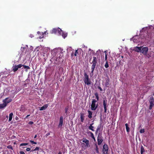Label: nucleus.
<instances>
[{
    "label": "nucleus",
    "instance_id": "nucleus-1",
    "mask_svg": "<svg viewBox=\"0 0 154 154\" xmlns=\"http://www.w3.org/2000/svg\"><path fill=\"white\" fill-rule=\"evenodd\" d=\"M97 54L96 53L95 55H97V58L95 57H93V60L91 63H92V65L91 67V69L92 70V71L90 74L91 76H92L93 75L94 71V69L95 68L96 65L97 64V58H98L99 57H100V55H97Z\"/></svg>",
    "mask_w": 154,
    "mask_h": 154
},
{
    "label": "nucleus",
    "instance_id": "nucleus-2",
    "mask_svg": "<svg viewBox=\"0 0 154 154\" xmlns=\"http://www.w3.org/2000/svg\"><path fill=\"white\" fill-rule=\"evenodd\" d=\"M148 47H144L142 48L141 49V53L143 54L144 55L146 56L148 58H149L151 57V55L149 54H147V53L148 51Z\"/></svg>",
    "mask_w": 154,
    "mask_h": 154
},
{
    "label": "nucleus",
    "instance_id": "nucleus-3",
    "mask_svg": "<svg viewBox=\"0 0 154 154\" xmlns=\"http://www.w3.org/2000/svg\"><path fill=\"white\" fill-rule=\"evenodd\" d=\"M84 82L85 84L88 85L91 84V81L89 78V76L86 72H85L84 74Z\"/></svg>",
    "mask_w": 154,
    "mask_h": 154
},
{
    "label": "nucleus",
    "instance_id": "nucleus-4",
    "mask_svg": "<svg viewBox=\"0 0 154 154\" xmlns=\"http://www.w3.org/2000/svg\"><path fill=\"white\" fill-rule=\"evenodd\" d=\"M97 102V100L95 99H92V103L91 105V109L93 111L95 110L97 107L98 104H96V103Z\"/></svg>",
    "mask_w": 154,
    "mask_h": 154
},
{
    "label": "nucleus",
    "instance_id": "nucleus-5",
    "mask_svg": "<svg viewBox=\"0 0 154 154\" xmlns=\"http://www.w3.org/2000/svg\"><path fill=\"white\" fill-rule=\"evenodd\" d=\"M153 37H154V27L153 28L151 32L148 33L146 39L149 40Z\"/></svg>",
    "mask_w": 154,
    "mask_h": 154
},
{
    "label": "nucleus",
    "instance_id": "nucleus-6",
    "mask_svg": "<svg viewBox=\"0 0 154 154\" xmlns=\"http://www.w3.org/2000/svg\"><path fill=\"white\" fill-rule=\"evenodd\" d=\"M149 102L150 103V105L149 109H151L154 106V99L152 96L150 97Z\"/></svg>",
    "mask_w": 154,
    "mask_h": 154
},
{
    "label": "nucleus",
    "instance_id": "nucleus-7",
    "mask_svg": "<svg viewBox=\"0 0 154 154\" xmlns=\"http://www.w3.org/2000/svg\"><path fill=\"white\" fill-rule=\"evenodd\" d=\"M23 66V65L20 64L18 65H15L12 67V71L14 72H15L18 70L19 68H21Z\"/></svg>",
    "mask_w": 154,
    "mask_h": 154
},
{
    "label": "nucleus",
    "instance_id": "nucleus-8",
    "mask_svg": "<svg viewBox=\"0 0 154 154\" xmlns=\"http://www.w3.org/2000/svg\"><path fill=\"white\" fill-rule=\"evenodd\" d=\"M108 147L107 144H104L103 146V154H108Z\"/></svg>",
    "mask_w": 154,
    "mask_h": 154
},
{
    "label": "nucleus",
    "instance_id": "nucleus-9",
    "mask_svg": "<svg viewBox=\"0 0 154 154\" xmlns=\"http://www.w3.org/2000/svg\"><path fill=\"white\" fill-rule=\"evenodd\" d=\"M60 32H62V30L60 28H58L57 29L54 28L51 31V33L53 34H55L57 32H58L59 33H61Z\"/></svg>",
    "mask_w": 154,
    "mask_h": 154
},
{
    "label": "nucleus",
    "instance_id": "nucleus-10",
    "mask_svg": "<svg viewBox=\"0 0 154 154\" xmlns=\"http://www.w3.org/2000/svg\"><path fill=\"white\" fill-rule=\"evenodd\" d=\"M82 142L85 143L86 144V146L87 147H89L90 145L89 144V141L86 138H83L82 140Z\"/></svg>",
    "mask_w": 154,
    "mask_h": 154
},
{
    "label": "nucleus",
    "instance_id": "nucleus-11",
    "mask_svg": "<svg viewBox=\"0 0 154 154\" xmlns=\"http://www.w3.org/2000/svg\"><path fill=\"white\" fill-rule=\"evenodd\" d=\"M103 140L102 136H98L97 137V143L99 145H100L101 144L103 141Z\"/></svg>",
    "mask_w": 154,
    "mask_h": 154
},
{
    "label": "nucleus",
    "instance_id": "nucleus-12",
    "mask_svg": "<svg viewBox=\"0 0 154 154\" xmlns=\"http://www.w3.org/2000/svg\"><path fill=\"white\" fill-rule=\"evenodd\" d=\"M103 106L104 109V112L106 113L107 112V100H103Z\"/></svg>",
    "mask_w": 154,
    "mask_h": 154
},
{
    "label": "nucleus",
    "instance_id": "nucleus-13",
    "mask_svg": "<svg viewBox=\"0 0 154 154\" xmlns=\"http://www.w3.org/2000/svg\"><path fill=\"white\" fill-rule=\"evenodd\" d=\"M12 100L11 98H10L8 97L6 98L5 99L3 100V102H4L5 101V103L7 105V104L11 102Z\"/></svg>",
    "mask_w": 154,
    "mask_h": 154
},
{
    "label": "nucleus",
    "instance_id": "nucleus-14",
    "mask_svg": "<svg viewBox=\"0 0 154 154\" xmlns=\"http://www.w3.org/2000/svg\"><path fill=\"white\" fill-rule=\"evenodd\" d=\"M63 117L62 116H61L60 117L59 123L58 125V127H62L63 124Z\"/></svg>",
    "mask_w": 154,
    "mask_h": 154
},
{
    "label": "nucleus",
    "instance_id": "nucleus-15",
    "mask_svg": "<svg viewBox=\"0 0 154 154\" xmlns=\"http://www.w3.org/2000/svg\"><path fill=\"white\" fill-rule=\"evenodd\" d=\"M142 47V46H141L140 47H137V46L136 47H134V50L135 51L138 52H141V48Z\"/></svg>",
    "mask_w": 154,
    "mask_h": 154
},
{
    "label": "nucleus",
    "instance_id": "nucleus-16",
    "mask_svg": "<svg viewBox=\"0 0 154 154\" xmlns=\"http://www.w3.org/2000/svg\"><path fill=\"white\" fill-rule=\"evenodd\" d=\"M3 103L2 104H0V109H2L4 108L7 106V104L5 103V101L3 102Z\"/></svg>",
    "mask_w": 154,
    "mask_h": 154
},
{
    "label": "nucleus",
    "instance_id": "nucleus-17",
    "mask_svg": "<svg viewBox=\"0 0 154 154\" xmlns=\"http://www.w3.org/2000/svg\"><path fill=\"white\" fill-rule=\"evenodd\" d=\"M48 107V104H45L43 106L41 107L40 108V110H45V109H46Z\"/></svg>",
    "mask_w": 154,
    "mask_h": 154
},
{
    "label": "nucleus",
    "instance_id": "nucleus-18",
    "mask_svg": "<svg viewBox=\"0 0 154 154\" xmlns=\"http://www.w3.org/2000/svg\"><path fill=\"white\" fill-rule=\"evenodd\" d=\"M109 79H107L106 80L105 83V86L106 87H109Z\"/></svg>",
    "mask_w": 154,
    "mask_h": 154
},
{
    "label": "nucleus",
    "instance_id": "nucleus-19",
    "mask_svg": "<svg viewBox=\"0 0 154 154\" xmlns=\"http://www.w3.org/2000/svg\"><path fill=\"white\" fill-rule=\"evenodd\" d=\"M88 117L90 119H91L92 117V112L90 111V110H88Z\"/></svg>",
    "mask_w": 154,
    "mask_h": 154
},
{
    "label": "nucleus",
    "instance_id": "nucleus-20",
    "mask_svg": "<svg viewBox=\"0 0 154 154\" xmlns=\"http://www.w3.org/2000/svg\"><path fill=\"white\" fill-rule=\"evenodd\" d=\"M61 33H60L59 34L61 35H62V36L65 38L67 36V34L66 33H64L62 30V32H60Z\"/></svg>",
    "mask_w": 154,
    "mask_h": 154
},
{
    "label": "nucleus",
    "instance_id": "nucleus-21",
    "mask_svg": "<svg viewBox=\"0 0 154 154\" xmlns=\"http://www.w3.org/2000/svg\"><path fill=\"white\" fill-rule=\"evenodd\" d=\"M81 121L83 122L84 121V114L83 113L80 114Z\"/></svg>",
    "mask_w": 154,
    "mask_h": 154
},
{
    "label": "nucleus",
    "instance_id": "nucleus-22",
    "mask_svg": "<svg viewBox=\"0 0 154 154\" xmlns=\"http://www.w3.org/2000/svg\"><path fill=\"white\" fill-rule=\"evenodd\" d=\"M94 123H93L90 124V126L88 127V129L93 131H94V130L93 129L94 127L92 126V125Z\"/></svg>",
    "mask_w": 154,
    "mask_h": 154
},
{
    "label": "nucleus",
    "instance_id": "nucleus-23",
    "mask_svg": "<svg viewBox=\"0 0 154 154\" xmlns=\"http://www.w3.org/2000/svg\"><path fill=\"white\" fill-rule=\"evenodd\" d=\"M13 115V114L12 112H11L9 114V119L8 120L9 122L11 121L12 120Z\"/></svg>",
    "mask_w": 154,
    "mask_h": 154
},
{
    "label": "nucleus",
    "instance_id": "nucleus-24",
    "mask_svg": "<svg viewBox=\"0 0 154 154\" xmlns=\"http://www.w3.org/2000/svg\"><path fill=\"white\" fill-rule=\"evenodd\" d=\"M145 150L143 147V146H141L140 148V153L141 154H143V153L144 152Z\"/></svg>",
    "mask_w": 154,
    "mask_h": 154
},
{
    "label": "nucleus",
    "instance_id": "nucleus-25",
    "mask_svg": "<svg viewBox=\"0 0 154 154\" xmlns=\"http://www.w3.org/2000/svg\"><path fill=\"white\" fill-rule=\"evenodd\" d=\"M125 127L126 130V131L127 132H129L130 131L129 128L128 127V125L127 123H126L125 124Z\"/></svg>",
    "mask_w": 154,
    "mask_h": 154
},
{
    "label": "nucleus",
    "instance_id": "nucleus-26",
    "mask_svg": "<svg viewBox=\"0 0 154 154\" xmlns=\"http://www.w3.org/2000/svg\"><path fill=\"white\" fill-rule=\"evenodd\" d=\"M37 34L39 35H41L42 34V35H41V36H39V38L40 39H41L43 37V33H42L41 32H40L39 31H38L37 32Z\"/></svg>",
    "mask_w": 154,
    "mask_h": 154
},
{
    "label": "nucleus",
    "instance_id": "nucleus-27",
    "mask_svg": "<svg viewBox=\"0 0 154 154\" xmlns=\"http://www.w3.org/2000/svg\"><path fill=\"white\" fill-rule=\"evenodd\" d=\"M94 95H95L96 98L97 99L96 100H97V101H98V100H99V97L98 96V93L96 92V93H95Z\"/></svg>",
    "mask_w": 154,
    "mask_h": 154
},
{
    "label": "nucleus",
    "instance_id": "nucleus-28",
    "mask_svg": "<svg viewBox=\"0 0 154 154\" xmlns=\"http://www.w3.org/2000/svg\"><path fill=\"white\" fill-rule=\"evenodd\" d=\"M95 145L96 146L95 150L96 151V152L97 153H99V148H98V146H97V144H95Z\"/></svg>",
    "mask_w": 154,
    "mask_h": 154
},
{
    "label": "nucleus",
    "instance_id": "nucleus-29",
    "mask_svg": "<svg viewBox=\"0 0 154 154\" xmlns=\"http://www.w3.org/2000/svg\"><path fill=\"white\" fill-rule=\"evenodd\" d=\"M28 145V143H22L20 144V146H26Z\"/></svg>",
    "mask_w": 154,
    "mask_h": 154
},
{
    "label": "nucleus",
    "instance_id": "nucleus-30",
    "mask_svg": "<svg viewBox=\"0 0 154 154\" xmlns=\"http://www.w3.org/2000/svg\"><path fill=\"white\" fill-rule=\"evenodd\" d=\"M101 124H100L98 126V127L97 128V131H99L100 130V129H101Z\"/></svg>",
    "mask_w": 154,
    "mask_h": 154
},
{
    "label": "nucleus",
    "instance_id": "nucleus-31",
    "mask_svg": "<svg viewBox=\"0 0 154 154\" xmlns=\"http://www.w3.org/2000/svg\"><path fill=\"white\" fill-rule=\"evenodd\" d=\"M136 37H137L135 36L132 38L134 42H137L138 41H137L135 39V38H136Z\"/></svg>",
    "mask_w": 154,
    "mask_h": 154
},
{
    "label": "nucleus",
    "instance_id": "nucleus-32",
    "mask_svg": "<svg viewBox=\"0 0 154 154\" xmlns=\"http://www.w3.org/2000/svg\"><path fill=\"white\" fill-rule=\"evenodd\" d=\"M109 66V64L108 63L107 61H106V62L105 65V67L106 68H108Z\"/></svg>",
    "mask_w": 154,
    "mask_h": 154
},
{
    "label": "nucleus",
    "instance_id": "nucleus-33",
    "mask_svg": "<svg viewBox=\"0 0 154 154\" xmlns=\"http://www.w3.org/2000/svg\"><path fill=\"white\" fill-rule=\"evenodd\" d=\"M104 52L105 53V61H107V53H106V51H104Z\"/></svg>",
    "mask_w": 154,
    "mask_h": 154
},
{
    "label": "nucleus",
    "instance_id": "nucleus-34",
    "mask_svg": "<svg viewBox=\"0 0 154 154\" xmlns=\"http://www.w3.org/2000/svg\"><path fill=\"white\" fill-rule=\"evenodd\" d=\"M88 133V134H90V136L91 137L92 136H94V134L93 133L91 132V131H89Z\"/></svg>",
    "mask_w": 154,
    "mask_h": 154
},
{
    "label": "nucleus",
    "instance_id": "nucleus-35",
    "mask_svg": "<svg viewBox=\"0 0 154 154\" xmlns=\"http://www.w3.org/2000/svg\"><path fill=\"white\" fill-rule=\"evenodd\" d=\"M74 56H76L77 55V54H78V50H75V53H74Z\"/></svg>",
    "mask_w": 154,
    "mask_h": 154
},
{
    "label": "nucleus",
    "instance_id": "nucleus-36",
    "mask_svg": "<svg viewBox=\"0 0 154 154\" xmlns=\"http://www.w3.org/2000/svg\"><path fill=\"white\" fill-rule=\"evenodd\" d=\"M23 66L24 69H30V67L28 66L23 65Z\"/></svg>",
    "mask_w": 154,
    "mask_h": 154
},
{
    "label": "nucleus",
    "instance_id": "nucleus-37",
    "mask_svg": "<svg viewBox=\"0 0 154 154\" xmlns=\"http://www.w3.org/2000/svg\"><path fill=\"white\" fill-rule=\"evenodd\" d=\"M145 132L144 129H140V132L141 133H144Z\"/></svg>",
    "mask_w": 154,
    "mask_h": 154
},
{
    "label": "nucleus",
    "instance_id": "nucleus-38",
    "mask_svg": "<svg viewBox=\"0 0 154 154\" xmlns=\"http://www.w3.org/2000/svg\"><path fill=\"white\" fill-rule=\"evenodd\" d=\"M68 110V106L66 107L65 108V112L66 113H67V111Z\"/></svg>",
    "mask_w": 154,
    "mask_h": 154
},
{
    "label": "nucleus",
    "instance_id": "nucleus-39",
    "mask_svg": "<svg viewBox=\"0 0 154 154\" xmlns=\"http://www.w3.org/2000/svg\"><path fill=\"white\" fill-rule=\"evenodd\" d=\"M30 143H32L33 144H37V143L36 142H35L34 141H32V140H30Z\"/></svg>",
    "mask_w": 154,
    "mask_h": 154
},
{
    "label": "nucleus",
    "instance_id": "nucleus-40",
    "mask_svg": "<svg viewBox=\"0 0 154 154\" xmlns=\"http://www.w3.org/2000/svg\"><path fill=\"white\" fill-rule=\"evenodd\" d=\"M7 148L8 149H13V147L11 145H9V146H7Z\"/></svg>",
    "mask_w": 154,
    "mask_h": 154
},
{
    "label": "nucleus",
    "instance_id": "nucleus-41",
    "mask_svg": "<svg viewBox=\"0 0 154 154\" xmlns=\"http://www.w3.org/2000/svg\"><path fill=\"white\" fill-rule=\"evenodd\" d=\"M39 149V147H36L35 149H33V150L36 151L38 150Z\"/></svg>",
    "mask_w": 154,
    "mask_h": 154
},
{
    "label": "nucleus",
    "instance_id": "nucleus-42",
    "mask_svg": "<svg viewBox=\"0 0 154 154\" xmlns=\"http://www.w3.org/2000/svg\"><path fill=\"white\" fill-rule=\"evenodd\" d=\"M98 89H99L100 90V91H103V90H102V88L101 87H100V86H98Z\"/></svg>",
    "mask_w": 154,
    "mask_h": 154
},
{
    "label": "nucleus",
    "instance_id": "nucleus-43",
    "mask_svg": "<svg viewBox=\"0 0 154 154\" xmlns=\"http://www.w3.org/2000/svg\"><path fill=\"white\" fill-rule=\"evenodd\" d=\"M74 56V52H72L71 54V57L72 58H73V57Z\"/></svg>",
    "mask_w": 154,
    "mask_h": 154
},
{
    "label": "nucleus",
    "instance_id": "nucleus-44",
    "mask_svg": "<svg viewBox=\"0 0 154 154\" xmlns=\"http://www.w3.org/2000/svg\"><path fill=\"white\" fill-rule=\"evenodd\" d=\"M28 124L30 125H32L33 124V122L32 121H30L29 122Z\"/></svg>",
    "mask_w": 154,
    "mask_h": 154
},
{
    "label": "nucleus",
    "instance_id": "nucleus-45",
    "mask_svg": "<svg viewBox=\"0 0 154 154\" xmlns=\"http://www.w3.org/2000/svg\"><path fill=\"white\" fill-rule=\"evenodd\" d=\"M50 133H48L46 134L45 136H46V137H47V136L50 135Z\"/></svg>",
    "mask_w": 154,
    "mask_h": 154
},
{
    "label": "nucleus",
    "instance_id": "nucleus-46",
    "mask_svg": "<svg viewBox=\"0 0 154 154\" xmlns=\"http://www.w3.org/2000/svg\"><path fill=\"white\" fill-rule=\"evenodd\" d=\"M20 154H25L24 152L23 151H20Z\"/></svg>",
    "mask_w": 154,
    "mask_h": 154
},
{
    "label": "nucleus",
    "instance_id": "nucleus-47",
    "mask_svg": "<svg viewBox=\"0 0 154 154\" xmlns=\"http://www.w3.org/2000/svg\"><path fill=\"white\" fill-rule=\"evenodd\" d=\"M30 150V149L29 148H27L26 149V150L27 151H29Z\"/></svg>",
    "mask_w": 154,
    "mask_h": 154
},
{
    "label": "nucleus",
    "instance_id": "nucleus-48",
    "mask_svg": "<svg viewBox=\"0 0 154 154\" xmlns=\"http://www.w3.org/2000/svg\"><path fill=\"white\" fill-rule=\"evenodd\" d=\"M30 36L31 37V38H32L33 37H34V36L32 35V34H30Z\"/></svg>",
    "mask_w": 154,
    "mask_h": 154
},
{
    "label": "nucleus",
    "instance_id": "nucleus-49",
    "mask_svg": "<svg viewBox=\"0 0 154 154\" xmlns=\"http://www.w3.org/2000/svg\"><path fill=\"white\" fill-rule=\"evenodd\" d=\"M29 116H30V115H27V116H26V117L25 118H28V117Z\"/></svg>",
    "mask_w": 154,
    "mask_h": 154
},
{
    "label": "nucleus",
    "instance_id": "nucleus-50",
    "mask_svg": "<svg viewBox=\"0 0 154 154\" xmlns=\"http://www.w3.org/2000/svg\"><path fill=\"white\" fill-rule=\"evenodd\" d=\"M58 154H62V153L60 151L58 153Z\"/></svg>",
    "mask_w": 154,
    "mask_h": 154
},
{
    "label": "nucleus",
    "instance_id": "nucleus-51",
    "mask_svg": "<svg viewBox=\"0 0 154 154\" xmlns=\"http://www.w3.org/2000/svg\"><path fill=\"white\" fill-rule=\"evenodd\" d=\"M97 131V130H96V131H95V134H97V132H98V131Z\"/></svg>",
    "mask_w": 154,
    "mask_h": 154
},
{
    "label": "nucleus",
    "instance_id": "nucleus-52",
    "mask_svg": "<svg viewBox=\"0 0 154 154\" xmlns=\"http://www.w3.org/2000/svg\"><path fill=\"white\" fill-rule=\"evenodd\" d=\"M37 137V135L36 134L35 135V136H34V138H35Z\"/></svg>",
    "mask_w": 154,
    "mask_h": 154
},
{
    "label": "nucleus",
    "instance_id": "nucleus-53",
    "mask_svg": "<svg viewBox=\"0 0 154 154\" xmlns=\"http://www.w3.org/2000/svg\"><path fill=\"white\" fill-rule=\"evenodd\" d=\"M18 119V118L16 116L15 118L16 120H17Z\"/></svg>",
    "mask_w": 154,
    "mask_h": 154
},
{
    "label": "nucleus",
    "instance_id": "nucleus-54",
    "mask_svg": "<svg viewBox=\"0 0 154 154\" xmlns=\"http://www.w3.org/2000/svg\"><path fill=\"white\" fill-rule=\"evenodd\" d=\"M92 139H94L95 137L94 136V135L93 136H92L91 137Z\"/></svg>",
    "mask_w": 154,
    "mask_h": 154
},
{
    "label": "nucleus",
    "instance_id": "nucleus-55",
    "mask_svg": "<svg viewBox=\"0 0 154 154\" xmlns=\"http://www.w3.org/2000/svg\"><path fill=\"white\" fill-rule=\"evenodd\" d=\"M92 139H94L95 137L94 136V135L93 136H92L91 137Z\"/></svg>",
    "mask_w": 154,
    "mask_h": 154
},
{
    "label": "nucleus",
    "instance_id": "nucleus-56",
    "mask_svg": "<svg viewBox=\"0 0 154 154\" xmlns=\"http://www.w3.org/2000/svg\"><path fill=\"white\" fill-rule=\"evenodd\" d=\"M94 140V141H96V140H95V138H94V139H93Z\"/></svg>",
    "mask_w": 154,
    "mask_h": 154
},
{
    "label": "nucleus",
    "instance_id": "nucleus-57",
    "mask_svg": "<svg viewBox=\"0 0 154 154\" xmlns=\"http://www.w3.org/2000/svg\"><path fill=\"white\" fill-rule=\"evenodd\" d=\"M33 151H35V150H33V149H32V150H31V152H33Z\"/></svg>",
    "mask_w": 154,
    "mask_h": 154
}]
</instances>
